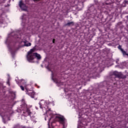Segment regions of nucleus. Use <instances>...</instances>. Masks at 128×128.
<instances>
[{
	"instance_id": "1",
	"label": "nucleus",
	"mask_w": 128,
	"mask_h": 128,
	"mask_svg": "<svg viewBox=\"0 0 128 128\" xmlns=\"http://www.w3.org/2000/svg\"><path fill=\"white\" fill-rule=\"evenodd\" d=\"M29 58H30L28 60V62H30L34 63L36 62V58L38 60H40L42 57L40 54H38L36 52L34 53L32 56H30Z\"/></svg>"
},
{
	"instance_id": "2",
	"label": "nucleus",
	"mask_w": 128,
	"mask_h": 128,
	"mask_svg": "<svg viewBox=\"0 0 128 128\" xmlns=\"http://www.w3.org/2000/svg\"><path fill=\"white\" fill-rule=\"evenodd\" d=\"M112 77H114V80L116 78H118L119 79H125L126 78V76H124L121 72H118L116 71H115L112 74Z\"/></svg>"
},
{
	"instance_id": "3",
	"label": "nucleus",
	"mask_w": 128,
	"mask_h": 128,
	"mask_svg": "<svg viewBox=\"0 0 128 128\" xmlns=\"http://www.w3.org/2000/svg\"><path fill=\"white\" fill-rule=\"evenodd\" d=\"M8 48L9 51L11 53V54L12 56H14L16 52L18 51V49H20V48H18V46H12V48L10 46H8Z\"/></svg>"
},
{
	"instance_id": "4",
	"label": "nucleus",
	"mask_w": 128,
	"mask_h": 128,
	"mask_svg": "<svg viewBox=\"0 0 128 128\" xmlns=\"http://www.w3.org/2000/svg\"><path fill=\"white\" fill-rule=\"evenodd\" d=\"M56 120L58 121L60 124L63 125V126L64 127L65 124V118L62 116V117L59 116H56L55 117Z\"/></svg>"
},
{
	"instance_id": "5",
	"label": "nucleus",
	"mask_w": 128,
	"mask_h": 128,
	"mask_svg": "<svg viewBox=\"0 0 128 128\" xmlns=\"http://www.w3.org/2000/svg\"><path fill=\"white\" fill-rule=\"evenodd\" d=\"M36 51V47H34V48L31 49L29 52H28V54L26 56L27 60H28L30 58H29L30 56H32L34 54V52Z\"/></svg>"
},
{
	"instance_id": "6",
	"label": "nucleus",
	"mask_w": 128,
	"mask_h": 128,
	"mask_svg": "<svg viewBox=\"0 0 128 128\" xmlns=\"http://www.w3.org/2000/svg\"><path fill=\"white\" fill-rule=\"evenodd\" d=\"M26 94L30 96L32 98H34V92L32 90H30L26 92Z\"/></svg>"
},
{
	"instance_id": "7",
	"label": "nucleus",
	"mask_w": 128,
	"mask_h": 128,
	"mask_svg": "<svg viewBox=\"0 0 128 128\" xmlns=\"http://www.w3.org/2000/svg\"><path fill=\"white\" fill-rule=\"evenodd\" d=\"M19 7L22 9L24 10V8H26V5L25 3L22 2V0H20L19 2Z\"/></svg>"
},
{
	"instance_id": "8",
	"label": "nucleus",
	"mask_w": 128,
	"mask_h": 128,
	"mask_svg": "<svg viewBox=\"0 0 128 128\" xmlns=\"http://www.w3.org/2000/svg\"><path fill=\"white\" fill-rule=\"evenodd\" d=\"M44 102V104H42V101H41L39 102L38 104L40 105V108H42L43 107L46 108H48V106H46V103L44 102Z\"/></svg>"
},
{
	"instance_id": "9",
	"label": "nucleus",
	"mask_w": 128,
	"mask_h": 128,
	"mask_svg": "<svg viewBox=\"0 0 128 128\" xmlns=\"http://www.w3.org/2000/svg\"><path fill=\"white\" fill-rule=\"evenodd\" d=\"M74 22H73V21H72L71 22H68V23H66V24H65V26H74Z\"/></svg>"
},
{
	"instance_id": "10",
	"label": "nucleus",
	"mask_w": 128,
	"mask_h": 128,
	"mask_svg": "<svg viewBox=\"0 0 128 128\" xmlns=\"http://www.w3.org/2000/svg\"><path fill=\"white\" fill-rule=\"evenodd\" d=\"M25 89L26 90V92L28 91V90H32V86L30 84L27 85L25 86Z\"/></svg>"
},
{
	"instance_id": "11",
	"label": "nucleus",
	"mask_w": 128,
	"mask_h": 128,
	"mask_svg": "<svg viewBox=\"0 0 128 128\" xmlns=\"http://www.w3.org/2000/svg\"><path fill=\"white\" fill-rule=\"evenodd\" d=\"M104 53L108 54L110 52V50L108 48H105L102 50Z\"/></svg>"
},
{
	"instance_id": "12",
	"label": "nucleus",
	"mask_w": 128,
	"mask_h": 128,
	"mask_svg": "<svg viewBox=\"0 0 128 128\" xmlns=\"http://www.w3.org/2000/svg\"><path fill=\"white\" fill-rule=\"evenodd\" d=\"M24 43V46H32V44L30 42H29L28 44H26L28 42V40L23 41Z\"/></svg>"
},
{
	"instance_id": "13",
	"label": "nucleus",
	"mask_w": 128,
	"mask_h": 128,
	"mask_svg": "<svg viewBox=\"0 0 128 128\" xmlns=\"http://www.w3.org/2000/svg\"><path fill=\"white\" fill-rule=\"evenodd\" d=\"M26 114H26V116H30V114H32V112H30V109L27 108L26 110Z\"/></svg>"
},
{
	"instance_id": "14",
	"label": "nucleus",
	"mask_w": 128,
	"mask_h": 128,
	"mask_svg": "<svg viewBox=\"0 0 128 128\" xmlns=\"http://www.w3.org/2000/svg\"><path fill=\"white\" fill-rule=\"evenodd\" d=\"M128 4V1H126V0H125L124 1L122 4V6L123 7H126V6Z\"/></svg>"
},
{
	"instance_id": "15",
	"label": "nucleus",
	"mask_w": 128,
	"mask_h": 128,
	"mask_svg": "<svg viewBox=\"0 0 128 128\" xmlns=\"http://www.w3.org/2000/svg\"><path fill=\"white\" fill-rule=\"evenodd\" d=\"M52 80L56 84H58V86H60V82H58V80L56 78H52Z\"/></svg>"
},
{
	"instance_id": "16",
	"label": "nucleus",
	"mask_w": 128,
	"mask_h": 128,
	"mask_svg": "<svg viewBox=\"0 0 128 128\" xmlns=\"http://www.w3.org/2000/svg\"><path fill=\"white\" fill-rule=\"evenodd\" d=\"M106 84V82H103L100 83V87L102 88V87L104 86Z\"/></svg>"
},
{
	"instance_id": "17",
	"label": "nucleus",
	"mask_w": 128,
	"mask_h": 128,
	"mask_svg": "<svg viewBox=\"0 0 128 128\" xmlns=\"http://www.w3.org/2000/svg\"><path fill=\"white\" fill-rule=\"evenodd\" d=\"M121 52H122L124 56H128V54H127L125 50H124L123 49L121 50Z\"/></svg>"
},
{
	"instance_id": "18",
	"label": "nucleus",
	"mask_w": 128,
	"mask_h": 128,
	"mask_svg": "<svg viewBox=\"0 0 128 128\" xmlns=\"http://www.w3.org/2000/svg\"><path fill=\"white\" fill-rule=\"evenodd\" d=\"M14 38H15L16 39H18V38H20V36H19L18 35V34H15V35L14 36Z\"/></svg>"
},
{
	"instance_id": "19",
	"label": "nucleus",
	"mask_w": 128,
	"mask_h": 128,
	"mask_svg": "<svg viewBox=\"0 0 128 128\" xmlns=\"http://www.w3.org/2000/svg\"><path fill=\"white\" fill-rule=\"evenodd\" d=\"M20 88H21V90L23 91L24 90V87L22 86H20Z\"/></svg>"
},
{
	"instance_id": "20",
	"label": "nucleus",
	"mask_w": 128,
	"mask_h": 128,
	"mask_svg": "<svg viewBox=\"0 0 128 128\" xmlns=\"http://www.w3.org/2000/svg\"><path fill=\"white\" fill-rule=\"evenodd\" d=\"M94 2L96 4H98V0H94Z\"/></svg>"
},
{
	"instance_id": "21",
	"label": "nucleus",
	"mask_w": 128,
	"mask_h": 128,
	"mask_svg": "<svg viewBox=\"0 0 128 128\" xmlns=\"http://www.w3.org/2000/svg\"><path fill=\"white\" fill-rule=\"evenodd\" d=\"M118 48L120 50L122 51V50H123L122 48V47L120 45H119V46L118 47Z\"/></svg>"
},
{
	"instance_id": "22",
	"label": "nucleus",
	"mask_w": 128,
	"mask_h": 128,
	"mask_svg": "<svg viewBox=\"0 0 128 128\" xmlns=\"http://www.w3.org/2000/svg\"><path fill=\"white\" fill-rule=\"evenodd\" d=\"M122 24V22H118V26H120Z\"/></svg>"
},
{
	"instance_id": "23",
	"label": "nucleus",
	"mask_w": 128,
	"mask_h": 128,
	"mask_svg": "<svg viewBox=\"0 0 128 128\" xmlns=\"http://www.w3.org/2000/svg\"><path fill=\"white\" fill-rule=\"evenodd\" d=\"M7 84L9 86H10V81L9 80H8L7 82Z\"/></svg>"
},
{
	"instance_id": "24",
	"label": "nucleus",
	"mask_w": 128,
	"mask_h": 128,
	"mask_svg": "<svg viewBox=\"0 0 128 128\" xmlns=\"http://www.w3.org/2000/svg\"><path fill=\"white\" fill-rule=\"evenodd\" d=\"M55 41H56V40L54 38V39L52 40V43H53V44H54V43H55Z\"/></svg>"
},
{
	"instance_id": "25",
	"label": "nucleus",
	"mask_w": 128,
	"mask_h": 128,
	"mask_svg": "<svg viewBox=\"0 0 128 128\" xmlns=\"http://www.w3.org/2000/svg\"><path fill=\"white\" fill-rule=\"evenodd\" d=\"M9 93L12 94L14 93V92H12V91H9Z\"/></svg>"
},
{
	"instance_id": "26",
	"label": "nucleus",
	"mask_w": 128,
	"mask_h": 128,
	"mask_svg": "<svg viewBox=\"0 0 128 128\" xmlns=\"http://www.w3.org/2000/svg\"><path fill=\"white\" fill-rule=\"evenodd\" d=\"M33 1H34V2H38L39 0H33Z\"/></svg>"
},
{
	"instance_id": "27",
	"label": "nucleus",
	"mask_w": 128,
	"mask_h": 128,
	"mask_svg": "<svg viewBox=\"0 0 128 128\" xmlns=\"http://www.w3.org/2000/svg\"><path fill=\"white\" fill-rule=\"evenodd\" d=\"M22 128H26V126H23Z\"/></svg>"
},
{
	"instance_id": "28",
	"label": "nucleus",
	"mask_w": 128,
	"mask_h": 128,
	"mask_svg": "<svg viewBox=\"0 0 128 128\" xmlns=\"http://www.w3.org/2000/svg\"><path fill=\"white\" fill-rule=\"evenodd\" d=\"M126 18L128 19V16H126Z\"/></svg>"
},
{
	"instance_id": "29",
	"label": "nucleus",
	"mask_w": 128,
	"mask_h": 128,
	"mask_svg": "<svg viewBox=\"0 0 128 128\" xmlns=\"http://www.w3.org/2000/svg\"><path fill=\"white\" fill-rule=\"evenodd\" d=\"M50 108H49V109H48V110L50 111Z\"/></svg>"
},
{
	"instance_id": "30",
	"label": "nucleus",
	"mask_w": 128,
	"mask_h": 128,
	"mask_svg": "<svg viewBox=\"0 0 128 128\" xmlns=\"http://www.w3.org/2000/svg\"><path fill=\"white\" fill-rule=\"evenodd\" d=\"M50 119H51V118H50L49 121L50 120Z\"/></svg>"
},
{
	"instance_id": "31",
	"label": "nucleus",
	"mask_w": 128,
	"mask_h": 128,
	"mask_svg": "<svg viewBox=\"0 0 128 128\" xmlns=\"http://www.w3.org/2000/svg\"><path fill=\"white\" fill-rule=\"evenodd\" d=\"M48 124L49 125V122L48 123Z\"/></svg>"
},
{
	"instance_id": "32",
	"label": "nucleus",
	"mask_w": 128,
	"mask_h": 128,
	"mask_svg": "<svg viewBox=\"0 0 128 128\" xmlns=\"http://www.w3.org/2000/svg\"><path fill=\"white\" fill-rule=\"evenodd\" d=\"M46 120V118H45Z\"/></svg>"
}]
</instances>
